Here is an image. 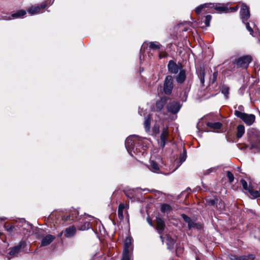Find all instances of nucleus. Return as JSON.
<instances>
[{
    "label": "nucleus",
    "instance_id": "6",
    "mask_svg": "<svg viewBox=\"0 0 260 260\" xmlns=\"http://www.w3.org/2000/svg\"><path fill=\"white\" fill-rule=\"evenodd\" d=\"M47 5V1H45L40 5H36L29 7L27 9V11L31 15H36L43 12Z\"/></svg>",
    "mask_w": 260,
    "mask_h": 260
},
{
    "label": "nucleus",
    "instance_id": "45",
    "mask_svg": "<svg viewBox=\"0 0 260 260\" xmlns=\"http://www.w3.org/2000/svg\"><path fill=\"white\" fill-rule=\"evenodd\" d=\"M238 9V6L235 7H231L229 8V11L230 12H235Z\"/></svg>",
    "mask_w": 260,
    "mask_h": 260
},
{
    "label": "nucleus",
    "instance_id": "35",
    "mask_svg": "<svg viewBox=\"0 0 260 260\" xmlns=\"http://www.w3.org/2000/svg\"><path fill=\"white\" fill-rule=\"evenodd\" d=\"M18 226L14 225L7 226L6 224H4V227L7 232L11 234L14 231L15 227Z\"/></svg>",
    "mask_w": 260,
    "mask_h": 260
},
{
    "label": "nucleus",
    "instance_id": "30",
    "mask_svg": "<svg viewBox=\"0 0 260 260\" xmlns=\"http://www.w3.org/2000/svg\"><path fill=\"white\" fill-rule=\"evenodd\" d=\"M205 71L204 70L201 69L199 71L198 77L200 79V82L202 85H204V83L205 82Z\"/></svg>",
    "mask_w": 260,
    "mask_h": 260
},
{
    "label": "nucleus",
    "instance_id": "21",
    "mask_svg": "<svg viewBox=\"0 0 260 260\" xmlns=\"http://www.w3.org/2000/svg\"><path fill=\"white\" fill-rule=\"evenodd\" d=\"M167 99L166 98H162L156 103V110L158 111H160L164 107L167 103Z\"/></svg>",
    "mask_w": 260,
    "mask_h": 260
},
{
    "label": "nucleus",
    "instance_id": "43",
    "mask_svg": "<svg viewBox=\"0 0 260 260\" xmlns=\"http://www.w3.org/2000/svg\"><path fill=\"white\" fill-rule=\"evenodd\" d=\"M207 202L209 204L214 206L217 203V199H209Z\"/></svg>",
    "mask_w": 260,
    "mask_h": 260
},
{
    "label": "nucleus",
    "instance_id": "12",
    "mask_svg": "<svg viewBox=\"0 0 260 260\" xmlns=\"http://www.w3.org/2000/svg\"><path fill=\"white\" fill-rule=\"evenodd\" d=\"M169 133L168 128H164L160 135V139L158 140V143L162 148H164L166 143L169 141Z\"/></svg>",
    "mask_w": 260,
    "mask_h": 260
},
{
    "label": "nucleus",
    "instance_id": "24",
    "mask_svg": "<svg viewBox=\"0 0 260 260\" xmlns=\"http://www.w3.org/2000/svg\"><path fill=\"white\" fill-rule=\"evenodd\" d=\"M214 6L213 5L209 6V7L212 8L214 7V9L220 12H225V13H229L230 12V11H229V8L226 7L222 6H217V4H214Z\"/></svg>",
    "mask_w": 260,
    "mask_h": 260
},
{
    "label": "nucleus",
    "instance_id": "26",
    "mask_svg": "<svg viewBox=\"0 0 260 260\" xmlns=\"http://www.w3.org/2000/svg\"><path fill=\"white\" fill-rule=\"evenodd\" d=\"M161 45L159 43L157 42H150V45L149 46V50L150 52L151 50H159L160 48Z\"/></svg>",
    "mask_w": 260,
    "mask_h": 260
},
{
    "label": "nucleus",
    "instance_id": "57",
    "mask_svg": "<svg viewBox=\"0 0 260 260\" xmlns=\"http://www.w3.org/2000/svg\"><path fill=\"white\" fill-rule=\"evenodd\" d=\"M150 52H149V55H148V56H149V57H150Z\"/></svg>",
    "mask_w": 260,
    "mask_h": 260
},
{
    "label": "nucleus",
    "instance_id": "48",
    "mask_svg": "<svg viewBox=\"0 0 260 260\" xmlns=\"http://www.w3.org/2000/svg\"><path fill=\"white\" fill-rule=\"evenodd\" d=\"M184 95H185V100H183V101H186V99H187V95H186V92H185V93H184Z\"/></svg>",
    "mask_w": 260,
    "mask_h": 260
},
{
    "label": "nucleus",
    "instance_id": "22",
    "mask_svg": "<svg viewBox=\"0 0 260 260\" xmlns=\"http://www.w3.org/2000/svg\"><path fill=\"white\" fill-rule=\"evenodd\" d=\"M128 207V205L127 204L121 203L119 205L118 209V216L120 219L122 220L123 219V212L124 209H126Z\"/></svg>",
    "mask_w": 260,
    "mask_h": 260
},
{
    "label": "nucleus",
    "instance_id": "51",
    "mask_svg": "<svg viewBox=\"0 0 260 260\" xmlns=\"http://www.w3.org/2000/svg\"><path fill=\"white\" fill-rule=\"evenodd\" d=\"M158 55H159V59H161L162 58V56H161V55L160 53H159Z\"/></svg>",
    "mask_w": 260,
    "mask_h": 260
},
{
    "label": "nucleus",
    "instance_id": "23",
    "mask_svg": "<svg viewBox=\"0 0 260 260\" xmlns=\"http://www.w3.org/2000/svg\"><path fill=\"white\" fill-rule=\"evenodd\" d=\"M151 116L149 114L145 117L144 122V126L146 132H149L150 131L151 127Z\"/></svg>",
    "mask_w": 260,
    "mask_h": 260
},
{
    "label": "nucleus",
    "instance_id": "1",
    "mask_svg": "<svg viewBox=\"0 0 260 260\" xmlns=\"http://www.w3.org/2000/svg\"><path fill=\"white\" fill-rule=\"evenodd\" d=\"M133 248L132 246V239L126 237L124 243V248L121 260H133Z\"/></svg>",
    "mask_w": 260,
    "mask_h": 260
},
{
    "label": "nucleus",
    "instance_id": "9",
    "mask_svg": "<svg viewBox=\"0 0 260 260\" xmlns=\"http://www.w3.org/2000/svg\"><path fill=\"white\" fill-rule=\"evenodd\" d=\"M181 216L184 221L187 223L188 228L189 230H201L202 229V225L201 224L194 222L189 217L186 215L182 214Z\"/></svg>",
    "mask_w": 260,
    "mask_h": 260
},
{
    "label": "nucleus",
    "instance_id": "37",
    "mask_svg": "<svg viewBox=\"0 0 260 260\" xmlns=\"http://www.w3.org/2000/svg\"><path fill=\"white\" fill-rule=\"evenodd\" d=\"M252 147L260 150V136L252 144Z\"/></svg>",
    "mask_w": 260,
    "mask_h": 260
},
{
    "label": "nucleus",
    "instance_id": "46",
    "mask_svg": "<svg viewBox=\"0 0 260 260\" xmlns=\"http://www.w3.org/2000/svg\"><path fill=\"white\" fill-rule=\"evenodd\" d=\"M237 110L239 111L243 112V111H244V107H243V106H242V105L239 106L238 107V110Z\"/></svg>",
    "mask_w": 260,
    "mask_h": 260
},
{
    "label": "nucleus",
    "instance_id": "56",
    "mask_svg": "<svg viewBox=\"0 0 260 260\" xmlns=\"http://www.w3.org/2000/svg\"><path fill=\"white\" fill-rule=\"evenodd\" d=\"M139 114H140L141 115H142V114L140 113V111H139Z\"/></svg>",
    "mask_w": 260,
    "mask_h": 260
},
{
    "label": "nucleus",
    "instance_id": "16",
    "mask_svg": "<svg viewBox=\"0 0 260 260\" xmlns=\"http://www.w3.org/2000/svg\"><path fill=\"white\" fill-rule=\"evenodd\" d=\"M160 238L161 239L162 243H164L165 240L166 244L168 246V248L169 249L171 250L174 248L175 242L173 238L169 237V236H167L166 238L163 237L162 236H160Z\"/></svg>",
    "mask_w": 260,
    "mask_h": 260
},
{
    "label": "nucleus",
    "instance_id": "13",
    "mask_svg": "<svg viewBox=\"0 0 260 260\" xmlns=\"http://www.w3.org/2000/svg\"><path fill=\"white\" fill-rule=\"evenodd\" d=\"M181 106L179 102L173 101L169 103L167 106V109L171 113L176 114L179 111Z\"/></svg>",
    "mask_w": 260,
    "mask_h": 260
},
{
    "label": "nucleus",
    "instance_id": "32",
    "mask_svg": "<svg viewBox=\"0 0 260 260\" xmlns=\"http://www.w3.org/2000/svg\"><path fill=\"white\" fill-rule=\"evenodd\" d=\"M220 91L224 94L225 98L228 99L229 93V88L227 86L223 85L220 87Z\"/></svg>",
    "mask_w": 260,
    "mask_h": 260
},
{
    "label": "nucleus",
    "instance_id": "40",
    "mask_svg": "<svg viewBox=\"0 0 260 260\" xmlns=\"http://www.w3.org/2000/svg\"><path fill=\"white\" fill-rule=\"evenodd\" d=\"M90 228H91V225H90L89 222L88 221H86L85 222V224L80 227V230L84 231V230H88V229H90Z\"/></svg>",
    "mask_w": 260,
    "mask_h": 260
},
{
    "label": "nucleus",
    "instance_id": "5",
    "mask_svg": "<svg viewBox=\"0 0 260 260\" xmlns=\"http://www.w3.org/2000/svg\"><path fill=\"white\" fill-rule=\"evenodd\" d=\"M139 140V137L137 135H132L126 138L125 146L129 153L133 151H134L135 144L138 143Z\"/></svg>",
    "mask_w": 260,
    "mask_h": 260
},
{
    "label": "nucleus",
    "instance_id": "38",
    "mask_svg": "<svg viewBox=\"0 0 260 260\" xmlns=\"http://www.w3.org/2000/svg\"><path fill=\"white\" fill-rule=\"evenodd\" d=\"M212 16L210 15H208L205 16V20H204V23L205 24V26L206 27H208L210 26V22L211 20Z\"/></svg>",
    "mask_w": 260,
    "mask_h": 260
},
{
    "label": "nucleus",
    "instance_id": "11",
    "mask_svg": "<svg viewBox=\"0 0 260 260\" xmlns=\"http://www.w3.org/2000/svg\"><path fill=\"white\" fill-rule=\"evenodd\" d=\"M168 69L170 73L176 74L182 69V66L181 63L177 64L174 61L171 60L168 64Z\"/></svg>",
    "mask_w": 260,
    "mask_h": 260
},
{
    "label": "nucleus",
    "instance_id": "25",
    "mask_svg": "<svg viewBox=\"0 0 260 260\" xmlns=\"http://www.w3.org/2000/svg\"><path fill=\"white\" fill-rule=\"evenodd\" d=\"M244 133L245 126L242 124L239 125L237 127V137L238 139L242 138Z\"/></svg>",
    "mask_w": 260,
    "mask_h": 260
},
{
    "label": "nucleus",
    "instance_id": "14",
    "mask_svg": "<svg viewBox=\"0 0 260 260\" xmlns=\"http://www.w3.org/2000/svg\"><path fill=\"white\" fill-rule=\"evenodd\" d=\"M229 257L231 260H252L255 258L254 254L238 256L235 254H230Z\"/></svg>",
    "mask_w": 260,
    "mask_h": 260
},
{
    "label": "nucleus",
    "instance_id": "39",
    "mask_svg": "<svg viewBox=\"0 0 260 260\" xmlns=\"http://www.w3.org/2000/svg\"><path fill=\"white\" fill-rule=\"evenodd\" d=\"M226 176L229 179L230 183H232L234 180V176L233 174L230 171L226 172Z\"/></svg>",
    "mask_w": 260,
    "mask_h": 260
},
{
    "label": "nucleus",
    "instance_id": "3",
    "mask_svg": "<svg viewBox=\"0 0 260 260\" xmlns=\"http://www.w3.org/2000/svg\"><path fill=\"white\" fill-rule=\"evenodd\" d=\"M234 114L236 116L242 119L247 125H252L255 119L254 115L248 114L238 110L235 111Z\"/></svg>",
    "mask_w": 260,
    "mask_h": 260
},
{
    "label": "nucleus",
    "instance_id": "31",
    "mask_svg": "<svg viewBox=\"0 0 260 260\" xmlns=\"http://www.w3.org/2000/svg\"><path fill=\"white\" fill-rule=\"evenodd\" d=\"M211 5L214 6V5L212 4H205L204 5H201L196 8L195 12L197 14H199L204 8H208L209 7V6Z\"/></svg>",
    "mask_w": 260,
    "mask_h": 260
},
{
    "label": "nucleus",
    "instance_id": "53",
    "mask_svg": "<svg viewBox=\"0 0 260 260\" xmlns=\"http://www.w3.org/2000/svg\"><path fill=\"white\" fill-rule=\"evenodd\" d=\"M148 222H149V224L151 226H152V225H152V222H151V221H148Z\"/></svg>",
    "mask_w": 260,
    "mask_h": 260
},
{
    "label": "nucleus",
    "instance_id": "41",
    "mask_svg": "<svg viewBox=\"0 0 260 260\" xmlns=\"http://www.w3.org/2000/svg\"><path fill=\"white\" fill-rule=\"evenodd\" d=\"M253 232L254 237L260 239V229L255 228Z\"/></svg>",
    "mask_w": 260,
    "mask_h": 260
},
{
    "label": "nucleus",
    "instance_id": "2",
    "mask_svg": "<svg viewBox=\"0 0 260 260\" xmlns=\"http://www.w3.org/2000/svg\"><path fill=\"white\" fill-rule=\"evenodd\" d=\"M240 13L241 19L242 22L245 23L246 27L249 31L250 34L253 36V30L250 26L249 23H245V21H247L250 17V12L249 8L246 5L243 4L241 6Z\"/></svg>",
    "mask_w": 260,
    "mask_h": 260
},
{
    "label": "nucleus",
    "instance_id": "4",
    "mask_svg": "<svg viewBox=\"0 0 260 260\" xmlns=\"http://www.w3.org/2000/svg\"><path fill=\"white\" fill-rule=\"evenodd\" d=\"M25 245L26 243L24 241H21L18 245L10 248L6 256L10 260L14 257L17 256L22 248H24Z\"/></svg>",
    "mask_w": 260,
    "mask_h": 260
},
{
    "label": "nucleus",
    "instance_id": "28",
    "mask_svg": "<svg viewBox=\"0 0 260 260\" xmlns=\"http://www.w3.org/2000/svg\"><path fill=\"white\" fill-rule=\"evenodd\" d=\"M26 14V12L25 10H21L18 11L16 13L12 14L11 17L15 19L21 18L24 16Z\"/></svg>",
    "mask_w": 260,
    "mask_h": 260
},
{
    "label": "nucleus",
    "instance_id": "54",
    "mask_svg": "<svg viewBox=\"0 0 260 260\" xmlns=\"http://www.w3.org/2000/svg\"><path fill=\"white\" fill-rule=\"evenodd\" d=\"M258 192L259 193V197H260V189H259V190H258Z\"/></svg>",
    "mask_w": 260,
    "mask_h": 260
},
{
    "label": "nucleus",
    "instance_id": "18",
    "mask_svg": "<svg viewBox=\"0 0 260 260\" xmlns=\"http://www.w3.org/2000/svg\"><path fill=\"white\" fill-rule=\"evenodd\" d=\"M156 230L159 234H161L165 228V223L164 221L159 217H156Z\"/></svg>",
    "mask_w": 260,
    "mask_h": 260
},
{
    "label": "nucleus",
    "instance_id": "15",
    "mask_svg": "<svg viewBox=\"0 0 260 260\" xmlns=\"http://www.w3.org/2000/svg\"><path fill=\"white\" fill-rule=\"evenodd\" d=\"M76 232V229L75 227L72 225L66 228L63 232H61L59 234V236H61L62 234L63 233L64 235L66 237L70 238L73 237L75 234Z\"/></svg>",
    "mask_w": 260,
    "mask_h": 260
},
{
    "label": "nucleus",
    "instance_id": "49",
    "mask_svg": "<svg viewBox=\"0 0 260 260\" xmlns=\"http://www.w3.org/2000/svg\"><path fill=\"white\" fill-rule=\"evenodd\" d=\"M196 260H200L199 257L197 254H196Z\"/></svg>",
    "mask_w": 260,
    "mask_h": 260
},
{
    "label": "nucleus",
    "instance_id": "55",
    "mask_svg": "<svg viewBox=\"0 0 260 260\" xmlns=\"http://www.w3.org/2000/svg\"><path fill=\"white\" fill-rule=\"evenodd\" d=\"M255 27H256V25L254 23H253V27L254 28Z\"/></svg>",
    "mask_w": 260,
    "mask_h": 260
},
{
    "label": "nucleus",
    "instance_id": "20",
    "mask_svg": "<svg viewBox=\"0 0 260 260\" xmlns=\"http://www.w3.org/2000/svg\"><path fill=\"white\" fill-rule=\"evenodd\" d=\"M186 79L185 71L183 69L180 70L179 73L176 77V81L178 83L181 84L184 82Z\"/></svg>",
    "mask_w": 260,
    "mask_h": 260
},
{
    "label": "nucleus",
    "instance_id": "19",
    "mask_svg": "<svg viewBox=\"0 0 260 260\" xmlns=\"http://www.w3.org/2000/svg\"><path fill=\"white\" fill-rule=\"evenodd\" d=\"M148 169L152 172L159 173L160 169L158 164L154 160H151L150 164L148 166Z\"/></svg>",
    "mask_w": 260,
    "mask_h": 260
},
{
    "label": "nucleus",
    "instance_id": "10",
    "mask_svg": "<svg viewBox=\"0 0 260 260\" xmlns=\"http://www.w3.org/2000/svg\"><path fill=\"white\" fill-rule=\"evenodd\" d=\"M240 182L243 189L247 190L251 196L255 198H259V193L258 190H254L250 184L248 185L247 182L244 179H241Z\"/></svg>",
    "mask_w": 260,
    "mask_h": 260
},
{
    "label": "nucleus",
    "instance_id": "7",
    "mask_svg": "<svg viewBox=\"0 0 260 260\" xmlns=\"http://www.w3.org/2000/svg\"><path fill=\"white\" fill-rule=\"evenodd\" d=\"M174 87L173 78L171 75L166 76L164 83V91L166 94H170Z\"/></svg>",
    "mask_w": 260,
    "mask_h": 260
},
{
    "label": "nucleus",
    "instance_id": "34",
    "mask_svg": "<svg viewBox=\"0 0 260 260\" xmlns=\"http://www.w3.org/2000/svg\"><path fill=\"white\" fill-rule=\"evenodd\" d=\"M78 214V211L75 210L73 211L71 213L69 214L71 215V220L72 221H75L76 220L79 219V218L77 216Z\"/></svg>",
    "mask_w": 260,
    "mask_h": 260
},
{
    "label": "nucleus",
    "instance_id": "44",
    "mask_svg": "<svg viewBox=\"0 0 260 260\" xmlns=\"http://www.w3.org/2000/svg\"><path fill=\"white\" fill-rule=\"evenodd\" d=\"M62 219L64 221H72L71 219V215H64L62 217Z\"/></svg>",
    "mask_w": 260,
    "mask_h": 260
},
{
    "label": "nucleus",
    "instance_id": "8",
    "mask_svg": "<svg viewBox=\"0 0 260 260\" xmlns=\"http://www.w3.org/2000/svg\"><path fill=\"white\" fill-rule=\"evenodd\" d=\"M251 57L249 55L243 56L235 60L237 66L240 68L246 69L251 61Z\"/></svg>",
    "mask_w": 260,
    "mask_h": 260
},
{
    "label": "nucleus",
    "instance_id": "50",
    "mask_svg": "<svg viewBox=\"0 0 260 260\" xmlns=\"http://www.w3.org/2000/svg\"><path fill=\"white\" fill-rule=\"evenodd\" d=\"M20 222L23 224V223H25V221L23 219L20 220Z\"/></svg>",
    "mask_w": 260,
    "mask_h": 260
},
{
    "label": "nucleus",
    "instance_id": "17",
    "mask_svg": "<svg viewBox=\"0 0 260 260\" xmlns=\"http://www.w3.org/2000/svg\"><path fill=\"white\" fill-rule=\"evenodd\" d=\"M55 239L54 236L51 235H47L45 237L42 238L41 243V246H45L49 245L52 243Z\"/></svg>",
    "mask_w": 260,
    "mask_h": 260
},
{
    "label": "nucleus",
    "instance_id": "33",
    "mask_svg": "<svg viewBox=\"0 0 260 260\" xmlns=\"http://www.w3.org/2000/svg\"><path fill=\"white\" fill-rule=\"evenodd\" d=\"M220 167V166H217L214 167H212L208 170H207L205 172V175H209L211 174V173H215L217 172V171L218 170V169Z\"/></svg>",
    "mask_w": 260,
    "mask_h": 260
},
{
    "label": "nucleus",
    "instance_id": "52",
    "mask_svg": "<svg viewBox=\"0 0 260 260\" xmlns=\"http://www.w3.org/2000/svg\"><path fill=\"white\" fill-rule=\"evenodd\" d=\"M154 129L155 131H158V128L156 127H154Z\"/></svg>",
    "mask_w": 260,
    "mask_h": 260
},
{
    "label": "nucleus",
    "instance_id": "29",
    "mask_svg": "<svg viewBox=\"0 0 260 260\" xmlns=\"http://www.w3.org/2000/svg\"><path fill=\"white\" fill-rule=\"evenodd\" d=\"M160 210L162 213H169L172 210V207L167 204H162L160 207Z\"/></svg>",
    "mask_w": 260,
    "mask_h": 260
},
{
    "label": "nucleus",
    "instance_id": "42",
    "mask_svg": "<svg viewBox=\"0 0 260 260\" xmlns=\"http://www.w3.org/2000/svg\"><path fill=\"white\" fill-rule=\"evenodd\" d=\"M217 76H218L217 72H215L213 74L212 78L210 79V82L212 84H214L215 82V81H216V79H217Z\"/></svg>",
    "mask_w": 260,
    "mask_h": 260
},
{
    "label": "nucleus",
    "instance_id": "27",
    "mask_svg": "<svg viewBox=\"0 0 260 260\" xmlns=\"http://www.w3.org/2000/svg\"><path fill=\"white\" fill-rule=\"evenodd\" d=\"M207 125L213 129H220L222 126V124L219 122H208L207 123Z\"/></svg>",
    "mask_w": 260,
    "mask_h": 260
},
{
    "label": "nucleus",
    "instance_id": "58",
    "mask_svg": "<svg viewBox=\"0 0 260 260\" xmlns=\"http://www.w3.org/2000/svg\"><path fill=\"white\" fill-rule=\"evenodd\" d=\"M145 190H148V189H144V191H145Z\"/></svg>",
    "mask_w": 260,
    "mask_h": 260
},
{
    "label": "nucleus",
    "instance_id": "36",
    "mask_svg": "<svg viewBox=\"0 0 260 260\" xmlns=\"http://www.w3.org/2000/svg\"><path fill=\"white\" fill-rule=\"evenodd\" d=\"M186 157H187L186 151L185 149H183V153L181 154L180 157H179L180 162H181V164L183 162L186 160Z\"/></svg>",
    "mask_w": 260,
    "mask_h": 260
},
{
    "label": "nucleus",
    "instance_id": "47",
    "mask_svg": "<svg viewBox=\"0 0 260 260\" xmlns=\"http://www.w3.org/2000/svg\"><path fill=\"white\" fill-rule=\"evenodd\" d=\"M6 219H7V218H6V217H1V218H0V220H1V221H4V220H5Z\"/></svg>",
    "mask_w": 260,
    "mask_h": 260
}]
</instances>
